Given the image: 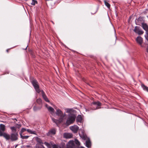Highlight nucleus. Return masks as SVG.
<instances>
[{"label":"nucleus","instance_id":"1","mask_svg":"<svg viewBox=\"0 0 148 148\" xmlns=\"http://www.w3.org/2000/svg\"><path fill=\"white\" fill-rule=\"evenodd\" d=\"M10 129L12 132L10 135L7 134L5 138L6 140H10L12 141H15L18 139V134L17 132V128L15 127H11Z\"/></svg>","mask_w":148,"mask_h":148},{"label":"nucleus","instance_id":"2","mask_svg":"<svg viewBox=\"0 0 148 148\" xmlns=\"http://www.w3.org/2000/svg\"><path fill=\"white\" fill-rule=\"evenodd\" d=\"M56 114L60 118L58 119H55L53 118H52V120L53 122L56 124L57 126L62 122L64 119V118L66 115L65 113L63 114L62 111L60 109H58L56 110Z\"/></svg>","mask_w":148,"mask_h":148},{"label":"nucleus","instance_id":"3","mask_svg":"<svg viewBox=\"0 0 148 148\" xmlns=\"http://www.w3.org/2000/svg\"><path fill=\"white\" fill-rule=\"evenodd\" d=\"M75 116L73 114L69 116L65 123L66 125H69L73 123L75 121Z\"/></svg>","mask_w":148,"mask_h":148},{"label":"nucleus","instance_id":"4","mask_svg":"<svg viewBox=\"0 0 148 148\" xmlns=\"http://www.w3.org/2000/svg\"><path fill=\"white\" fill-rule=\"evenodd\" d=\"M31 83L36 91L38 93H39L41 91L39 88V86L37 81L35 79H33L32 80Z\"/></svg>","mask_w":148,"mask_h":148},{"label":"nucleus","instance_id":"5","mask_svg":"<svg viewBox=\"0 0 148 148\" xmlns=\"http://www.w3.org/2000/svg\"><path fill=\"white\" fill-rule=\"evenodd\" d=\"M5 130V126L3 124H0V136H3L4 138L5 137L7 133L4 132Z\"/></svg>","mask_w":148,"mask_h":148},{"label":"nucleus","instance_id":"6","mask_svg":"<svg viewBox=\"0 0 148 148\" xmlns=\"http://www.w3.org/2000/svg\"><path fill=\"white\" fill-rule=\"evenodd\" d=\"M75 146L74 141L73 140H70L67 144L66 148H73Z\"/></svg>","mask_w":148,"mask_h":148},{"label":"nucleus","instance_id":"7","mask_svg":"<svg viewBox=\"0 0 148 148\" xmlns=\"http://www.w3.org/2000/svg\"><path fill=\"white\" fill-rule=\"evenodd\" d=\"M134 31L136 33H137L139 35H142L144 33V32L140 29L139 27L137 26L135 27Z\"/></svg>","mask_w":148,"mask_h":148},{"label":"nucleus","instance_id":"8","mask_svg":"<svg viewBox=\"0 0 148 148\" xmlns=\"http://www.w3.org/2000/svg\"><path fill=\"white\" fill-rule=\"evenodd\" d=\"M70 130L74 133H77L79 130V127L76 125L70 127Z\"/></svg>","mask_w":148,"mask_h":148},{"label":"nucleus","instance_id":"9","mask_svg":"<svg viewBox=\"0 0 148 148\" xmlns=\"http://www.w3.org/2000/svg\"><path fill=\"white\" fill-rule=\"evenodd\" d=\"M73 136V135L71 133H65L64 134V137L66 138H70Z\"/></svg>","mask_w":148,"mask_h":148},{"label":"nucleus","instance_id":"10","mask_svg":"<svg viewBox=\"0 0 148 148\" xmlns=\"http://www.w3.org/2000/svg\"><path fill=\"white\" fill-rule=\"evenodd\" d=\"M41 92L42 97L47 102H49V101L44 91L43 90H42Z\"/></svg>","mask_w":148,"mask_h":148},{"label":"nucleus","instance_id":"11","mask_svg":"<svg viewBox=\"0 0 148 148\" xmlns=\"http://www.w3.org/2000/svg\"><path fill=\"white\" fill-rule=\"evenodd\" d=\"M56 133V130L54 129H52L50 130L49 132L47 135L49 136L50 134L54 135Z\"/></svg>","mask_w":148,"mask_h":148},{"label":"nucleus","instance_id":"12","mask_svg":"<svg viewBox=\"0 0 148 148\" xmlns=\"http://www.w3.org/2000/svg\"><path fill=\"white\" fill-rule=\"evenodd\" d=\"M136 40L138 43L140 45H141L143 42V39L140 36H138Z\"/></svg>","mask_w":148,"mask_h":148},{"label":"nucleus","instance_id":"13","mask_svg":"<svg viewBox=\"0 0 148 148\" xmlns=\"http://www.w3.org/2000/svg\"><path fill=\"white\" fill-rule=\"evenodd\" d=\"M77 122L82 123V118L81 115H79L77 117L76 119Z\"/></svg>","mask_w":148,"mask_h":148},{"label":"nucleus","instance_id":"14","mask_svg":"<svg viewBox=\"0 0 148 148\" xmlns=\"http://www.w3.org/2000/svg\"><path fill=\"white\" fill-rule=\"evenodd\" d=\"M91 104L93 105H96L97 107L100 106L102 105L101 103L99 101L93 102Z\"/></svg>","mask_w":148,"mask_h":148},{"label":"nucleus","instance_id":"15","mask_svg":"<svg viewBox=\"0 0 148 148\" xmlns=\"http://www.w3.org/2000/svg\"><path fill=\"white\" fill-rule=\"evenodd\" d=\"M142 27L143 29L146 31H148V26L145 23L142 24Z\"/></svg>","mask_w":148,"mask_h":148},{"label":"nucleus","instance_id":"16","mask_svg":"<svg viewBox=\"0 0 148 148\" xmlns=\"http://www.w3.org/2000/svg\"><path fill=\"white\" fill-rule=\"evenodd\" d=\"M48 111L50 112V113L52 114L54 113V109L51 107L49 106L47 108Z\"/></svg>","mask_w":148,"mask_h":148},{"label":"nucleus","instance_id":"17","mask_svg":"<svg viewBox=\"0 0 148 148\" xmlns=\"http://www.w3.org/2000/svg\"><path fill=\"white\" fill-rule=\"evenodd\" d=\"M86 146L88 148H90L91 147V143L89 140L86 141Z\"/></svg>","mask_w":148,"mask_h":148},{"label":"nucleus","instance_id":"18","mask_svg":"<svg viewBox=\"0 0 148 148\" xmlns=\"http://www.w3.org/2000/svg\"><path fill=\"white\" fill-rule=\"evenodd\" d=\"M141 86L144 90L148 92V87L145 86L143 84H141Z\"/></svg>","mask_w":148,"mask_h":148},{"label":"nucleus","instance_id":"19","mask_svg":"<svg viewBox=\"0 0 148 148\" xmlns=\"http://www.w3.org/2000/svg\"><path fill=\"white\" fill-rule=\"evenodd\" d=\"M27 132L31 134H33L36 135V132L35 131H32L29 129H27Z\"/></svg>","mask_w":148,"mask_h":148},{"label":"nucleus","instance_id":"20","mask_svg":"<svg viewBox=\"0 0 148 148\" xmlns=\"http://www.w3.org/2000/svg\"><path fill=\"white\" fill-rule=\"evenodd\" d=\"M36 102L39 105H42V99L40 98L37 99L36 100Z\"/></svg>","mask_w":148,"mask_h":148},{"label":"nucleus","instance_id":"21","mask_svg":"<svg viewBox=\"0 0 148 148\" xmlns=\"http://www.w3.org/2000/svg\"><path fill=\"white\" fill-rule=\"evenodd\" d=\"M27 131V130H26L25 129L23 128L21 129V131L19 132V134L20 135H22V134L23 133L25 132V131Z\"/></svg>","mask_w":148,"mask_h":148},{"label":"nucleus","instance_id":"22","mask_svg":"<svg viewBox=\"0 0 148 148\" xmlns=\"http://www.w3.org/2000/svg\"><path fill=\"white\" fill-rule=\"evenodd\" d=\"M104 2L105 5L109 8H110V4L106 0H104Z\"/></svg>","mask_w":148,"mask_h":148},{"label":"nucleus","instance_id":"23","mask_svg":"<svg viewBox=\"0 0 148 148\" xmlns=\"http://www.w3.org/2000/svg\"><path fill=\"white\" fill-rule=\"evenodd\" d=\"M59 148H65V144L63 143H61L59 146Z\"/></svg>","mask_w":148,"mask_h":148},{"label":"nucleus","instance_id":"24","mask_svg":"<svg viewBox=\"0 0 148 148\" xmlns=\"http://www.w3.org/2000/svg\"><path fill=\"white\" fill-rule=\"evenodd\" d=\"M36 140L37 142L41 144H43L42 140L40 138L38 137H36Z\"/></svg>","mask_w":148,"mask_h":148},{"label":"nucleus","instance_id":"25","mask_svg":"<svg viewBox=\"0 0 148 148\" xmlns=\"http://www.w3.org/2000/svg\"><path fill=\"white\" fill-rule=\"evenodd\" d=\"M20 136L21 138L23 139H27L29 137V136H23L22 135Z\"/></svg>","mask_w":148,"mask_h":148},{"label":"nucleus","instance_id":"26","mask_svg":"<svg viewBox=\"0 0 148 148\" xmlns=\"http://www.w3.org/2000/svg\"><path fill=\"white\" fill-rule=\"evenodd\" d=\"M80 137L83 140H85L86 139L87 136L84 134H79Z\"/></svg>","mask_w":148,"mask_h":148},{"label":"nucleus","instance_id":"27","mask_svg":"<svg viewBox=\"0 0 148 148\" xmlns=\"http://www.w3.org/2000/svg\"><path fill=\"white\" fill-rule=\"evenodd\" d=\"M37 1L35 0H32L31 4L32 5H34L36 4H37Z\"/></svg>","mask_w":148,"mask_h":148},{"label":"nucleus","instance_id":"28","mask_svg":"<svg viewBox=\"0 0 148 148\" xmlns=\"http://www.w3.org/2000/svg\"><path fill=\"white\" fill-rule=\"evenodd\" d=\"M44 147L42 145H40L38 144H36V148H43Z\"/></svg>","mask_w":148,"mask_h":148},{"label":"nucleus","instance_id":"29","mask_svg":"<svg viewBox=\"0 0 148 148\" xmlns=\"http://www.w3.org/2000/svg\"><path fill=\"white\" fill-rule=\"evenodd\" d=\"M75 143L77 146H79L80 145L79 142L76 139H75Z\"/></svg>","mask_w":148,"mask_h":148},{"label":"nucleus","instance_id":"30","mask_svg":"<svg viewBox=\"0 0 148 148\" xmlns=\"http://www.w3.org/2000/svg\"><path fill=\"white\" fill-rule=\"evenodd\" d=\"M44 144L45 145L48 147H50V144L48 143L45 142L44 143Z\"/></svg>","mask_w":148,"mask_h":148},{"label":"nucleus","instance_id":"31","mask_svg":"<svg viewBox=\"0 0 148 148\" xmlns=\"http://www.w3.org/2000/svg\"><path fill=\"white\" fill-rule=\"evenodd\" d=\"M59 146L58 145L54 144L53 145V148H58Z\"/></svg>","mask_w":148,"mask_h":148},{"label":"nucleus","instance_id":"32","mask_svg":"<svg viewBox=\"0 0 148 148\" xmlns=\"http://www.w3.org/2000/svg\"><path fill=\"white\" fill-rule=\"evenodd\" d=\"M146 32V35L145 36L148 37V30Z\"/></svg>","mask_w":148,"mask_h":148},{"label":"nucleus","instance_id":"33","mask_svg":"<svg viewBox=\"0 0 148 148\" xmlns=\"http://www.w3.org/2000/svg\"><path fill=\"white\" fill-rule=\"evenodd\" d=\"M17 125L18 126V128H19L21 127V124H17Z\"/></svg>","mask_w":148,"mask_h":148},{"label":"nucleus","instance_id":"34","mask_svg":"<svg viewBox=\"0 0 148 148\" xmlns=\"http://www.w3.org/2000/svg\"><path fill=\"white\" fill-rule=\"evenodd\" d=\"M146 50L147 52L148 53V47H147V48H146Z\"/></svg>","mask_w":148,"mask_h":148},{"label":"nucleus","instance_id":"35","mask_svg":"<svg viewBox=\"0 0 148 148\" xmlns=\"http://www.w3.org/2000/svg\"><path fill=\"white\" fill-rule=\"evenodd\" d=\"M26 147H31V146L29 145H27L26 146Z\"/></svg>","mask_w":148,"mask_h":148},{"label":"nucleus","instance_id":"36","mask_svg":"<svg viewBox=\"0 0 148 148\" xmlns=\"http://www.w3.org/2000/svg\"><path fill=\"white\" fill-rule=\"evenodd\" d=\"M10 49H7L6 50V51L7 52H8V51Z\"/></svg>","mask_w":148,"mask_h":148},{"label":"nucleus","instance_id":"37","mask_svg":"<svg viewBox=\"0 0 148 148\" xmlns=\"http://www.w3.org/2000/svg\"><path fill=\"white\" fill-rule=\"evenodd\" d=\"M45 106L47 108H48V105L47 104H46L45 105Z\"/></svg>","mask_w":148,"mask_h":148},{"label":"nucleus","instance_id":"38","mask_svg":"<svg viewBox=\"0 0 148 148\" xmlns=\"http://www.w3.org/2000/svg\"><path fill=\"white\" fill-rule=\"evenodd\" d=\"M80 148V147H75V146L74 148Z\"/></svg>","mask_w":148,"mask_h":148},{"label":"nucleus","instance_id":"39","mask_svg":"<svg viewBox=\"0 0 148 148\" xmlns=\"http://www.w3.org/2000/svg\"><path fill=\"white\" fill-rule=\"evenodd\" d=\"M99 108H97V107L96 108H95L94 110H95V109H98Z\"/></svg>","mask_w":148,"mask_h":148},{"label":"nucleus","instance_id":"40","mask_svg":"<svg viewBox=\"0 0 148 148\" xmlns=\"http://www.w3.org/2000/svg\"><path fill=\"white\" fill-rule=\"evenodd\" d=\"M80 148H85V147H81Z\"/></svg>","mask_w":148,"mask_h":148},{"label":"nucleus","instance_id":"41","mask_svg":"<svg viewBox=\"0 0 148 148\" xmlns=\"http://www.w3.org/2000/svg\"><path fill=\"white\" fill-rule=\"evenodd\" d=\"M27 47H26V48L25 49H26L27 48Z\"/></svg>","mask_w":148,"mask_h":148},{"label":"nucleus","instance_id":"42","mask_svg":"<svg viewBox=\"0 0 148 148\" xmlns=\"http://www.w3.org/2000/svg\"><path fill=\"white\" fill-rule=\"evenodd\" d=\"M35 108H35V107H34V110H36L35 109Z\"/></svg>","mask_w":148,"mask_h":148},{"label":"nucleus","instance_id":"43","mask_svg":"<svg viewBox=\"0 0 148 148\" xmlns=\"http://www.w3.org/2000/svg\"><path fill=\"white\" fill-rule=\"evenodd\" d=\"M87 84L88 85L90 86V84H89L88 83V84Z\"/></svg>","mask_w":148,"mask_h":148}]
</instances>
